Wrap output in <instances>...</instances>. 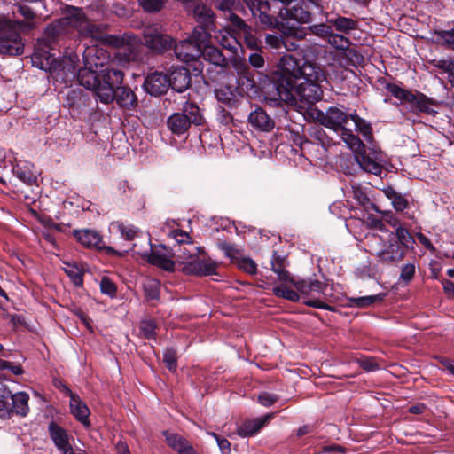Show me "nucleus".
<instances>
[{"mask_svg":"<svg viewBox=\"0 0 454 454\" xmlns=\"http://www.w3.org/2000/svg\"><path fill=\"white\" fill-rule=\"evenodd\" d=\"M167 0H137L139 5L147 12L160 11Z\"/></svg>","mask_w":454,"mask_h":454,"instance_id":"6e6d98bb","label":"nucleus"},{"mask_svg":"<svg viewBox=\"0 0 454 454\" xmlns=\"http://www.w3.org/2000/svg\"><path fill=\"white\" fill-rule=\"evenodd\" d=\"M384 195L391 200L393 207L396 211H403L409 207V201L405 195L397 192L394 187L387 186L382 189Z\"/></svg>","mask_w":454,"mask_h":454,"instance_id":"c9c22d12","label":"nucleus"},{"mask_svg":"<svg viewBox=\"0 0 454 454\" xmlns=\"http://www.w3.org/2000/svg\"><path fill=\"white\" fill-rule=\"evenodd\" d=\"M340 133L342 140L346 143L348 148H350L356 155H358L365 150V145L363 141L354 134L352 127L348 126L343 129Z\"/></svg>","mask_w":454,"mask_h":454,"instance_id":"f704fd0d","label":"nucleus"},{"mask_svg":"<svg viewBox=\"0 0 454 454\" xmlns=\"http://www.w3.org/2000/svg\"><path fill=\"white\" fill-rule=\"evenodd\" d=\"M23 52L21 35L14 27L0 31V55L20 56Z\"/></svg>","mask_w":454,"mask_h":454,"instance_id":"ddd939ff","label":"nucleus"},{"mask_svg":"<svg viewBox=\"0 0 454 454\" xmlns=\"http://www.w3.org/2000/svg\"><path fill=\"white\" fill-rule=\"evenodd\" d=\"M147 262L152 265L157 266L169 272H172L175 270V262L172 259L168 258L164 254L153 251L152 249L147 255Z\"/></svg>","mask_w":454,"mask_h":454,"instance_id":"e433bc0d","label":"nucleus"},{"mask_svg":"<svg viewBox=\"0 0 454 454\" xmlns=\"http://www.w3.org/2000/svg\"><path fill=\"white\" fill-rule=\"evenodd\" d=\"M324 73L319 66L305 58H295L292 54L283 55L278 64V69L270 78L264 102L276 108L279 115L287 113L288 105L295 103L294 88L296 82L322 81Z\"/></svg>","mask_w":454,"mask_h":454,"instance_id":"f257e3e1","label":"nucleus"},{"mask_svg":"<svg viewBox=\"0 0 454 454\" xmlns=\"http://www.w3.org/2000/svg\"><path fill=\"white\" fill-rule=\"evenodd\" d=\"M67 102L70 106L80 107L83 102H86V95L81 90H71L67 94Z\"/></svg>","mask_w":454,"mask_h":454,"instance_id":"603ef678","label":"nucleus"},{"mask_svg":"<svg viewBox=\"0 0 454 454\" xmlns=\"http://www.w3.org/2000/svg\"><path fill=\"white\" fill-rule=\"evenodd\" d=\"M415 239L407 229L396 230L389 234L388 244L377 253L378 261L382 264L395 265L413 249Z\"/></svg>","mask_w":454,"mask_h":454,"instance_id":"39448f33","label":"nucleus"},{"mask_svg":"<svg viewBox=\"0 0 454 454\" xmlns=\"http://www.w3.org/2000/svg\"><path fill=\"white\" fill-rule=\"evenodd\" d=\"M157 324L153 319L142 320L139 325L140 333L145 339H154L156 337Z\"/></svg>","mask_w":454,"mask_h":454,"instance_id":"8fccbe9b","label":"nucleus"},{"mask_svg":"<svg viewBox=\"0 0 454 454\" xmlns=\"http://www.w3.org/2000/svg\"><path fill=\"white\" fill-rule=\"evenodd\" d=\"M385 89L394 98L403 101V103H407L411 112L417 115L421 114L435 115L437 114V111L432 107L435 100L426 96L422 92H412L393 82H387L385 84Z\"/></svg>","mask_w":454,"mask_h":454,"instance_id":"423d86ee","label":"nucleus"},{"mask_svg":"<svg viewBox=\"0 0 454 454\" xmlns=\"http://www.w3.org/2000/svg\"><path fill=\"white\" fill-rule=\"evenodd\" d=\"M171 236L177 243V247H181L182 245L192 243V238L190 237V235L183 230L177 229V230L172 231Z\"/></svg>","mask_w":454,"mask_h":454,"instance_id":"bf43d9fd","label":"nucleus"},{"mask_svg":"<svg viewBox=\"0 0 454 454\" xmlns=\"http://www.w3.org/2000/svg\"><path fill=\"white\" fill-rule=\"evenodd\" d=\"M327 42L330 45L337 50H347L351 44L350 40L344 35L331 32L327 38Z\"/></svg>","mask_w":454,"mask_h":454,"instance_id":"09e8293b","label":"nucleus"},{"mask_svg":"<svg viewBox=\"0 0 454 454\" xmlns=\"http://www.w3.org/2000/svg\"><path fill=\"white\" fill-rule=\"evenodd\" d=\"M99 70L82 67L77 72V80L80 85L91 90L97 97L98 87L99 84Z\"/></svg>","mask_w":454,"mask_h":454,"instance_id":"bb28decb","label":"nucleus"},{"mask_svg":"<svg viewBox=\"0 0 454 454\" xmlns=\"http://www.w3.org/2000/svg\"><path fill=\"white\" fill-rule=\"evenodd\" d=\"M169 87L177 92L185 91L191 85L190 71L181 66H172L168 74Z\"/></svg>","mask_w":454,"mask_h":454,"instance_id":"aec40b11","label":"nucleus"},{"mask_svg":"<svg viewBox=\"0 0 454 454\" xmlns=\"http://www.w3.org/2000/svg\"><path fill=\"white\" fill-rule=\"evenodd\" d=\"M253 17L258 20L262 29L279 28L277 11L273 10V2L270 0H243Z\"/></svg>","mask_w":454,"mask_h":454,"instance_id":"9d476101","label":"nucleus"},{"mask_svg":"<svg viewBox=\"0 0 454 454\" xmlns=\"http://www.w3.org/2000/svg\"><path fill=\"white\" fill-rule=\"evenodd\" d=\"M117 106L124 110H133L138 105V99L135 92L128 86H120L114 91V99Z\"/></svg>","mask_w":454,"mask_h":454,"instance_id":"a878e982","label":"nucleus"},{"mask_svg":"<svg viewBox=\"0 0 454 454\" xmlns=\"http://www.w3.org/2000/svg\"><path fill=\"white\" fill-rule=\"evenodd\" d=\"M325 21L336 31L348 35L357 28L358 22L351 18L341 16L338 13H325Z\"/></svg>","mask_w":454,"mask_h":454,"instance_id":"b1692460","label":"nucleus"},{"mask_svg":"<svg viewBox=\"0 0 454 454\" xmlns=\"http://www.w3.org/2000/svg\"><path fill=\"white\" fill-rule=\"evenodd\" d=\"M272 294L278 298H283L293 302H296L300 300L298 293L286 287L284 284L274 286L272 288Z\"/></svg>","mask_w":454,"mask_h":454,"instance_id":"a18cd8bd","label":"nucleus"},{"mask_svg":"<svg viewBox=\"0 0 454 454\" xmlns=\"http://www.w3.org/2000/svg\"><path fill=\"white\" fill-rule=\"evenodd\" d=\"M70 411L72 415L82 425L85 427L90 426V409L87 404L82 401L79 395L72 396V400H70Z\"/></svg>","mask_w":454,"mask_h":454,"instance_id":"c756f323","label":"nucleus"},{"mask_svg":"<svg viewBox=\"0 0 454 454\" xmlns=\"http://www.w3.org/2000/svg\"><path fill=\"white\" fill-rule=\"evenodd\" d=\"M144 44L156 53H163L172 48L173 38L159 32L156 28L147 27L144 31Z\"/></svg>","mask_w":454,"mask_h":454,"instance_id":"4468645a","label":"nucleus"},{"mask_svg":"<svg viewBox=\"0 0 454 454\" xmlns=\"http://www.w3.org/2000/svg\"><path fill=\"white\" fill-rule=\"evenodd\" d=\"M287 283L292 284L301 294H310V278L294 280L293 279V278H291V280L288 281Z\"/></svg>","mask_w":454,"mask_h":454,"instance_id":"338daca9","label":"nucleus"},{"mask_svg":"<svg viewBox=\"0 0 454 454\" xmlns=\"http://www.w3.org/2000/svg\"><path fill=\"white\" fill-rule=\"evenodd\" d=\"M99 286L103 294L108 295L111 298L116 296L117 286L108 277H103L101 278Z\"/></svg>","mask_w":454,"mask_h":454,"instance_id":"864d4df0","label":"nucleus"},{"mask_svg":"<svg viewBox=\"0 0 454 454\" xmlns=\"http://www.w3.org/2000/svg\"><path fill=\"white\" fill-rule=\"evenodd\" d=\"M309 134L310 138L317 145H320L325 151H326L332 145H334L332 138L320 126L311 127L309 129Z\"/></svg>","mask_w":454,"mask_h":454,"instance_id":"ea45409f","label":"nucleus"},{"mask_svg":"<svg viewBox=\"0 0 454 454\" xmlns=\"http://www.w3.org/2000/svg\"><path fill=\"white\" fill-rule=\"evenodd\" d=\"M119 231L122 238L127 240H133L138 232V229L133 225L119 224Z\"/></svg>","mask_w":454,"mask_h":454,"instance_id":"e2e57ef3","label":"nucleus"},{"mask_svg":"<svg viewBox=\"0 0 454 454\" xmlns=\"http://www.w3.org/2000/svg\"><path fill=\"white\" fill-rule=\"evenodd\" d=\"M434 66L448 73V78H450V74H453L454 72V61L451 59H439L434 61Z\"/></svg>","mask_w":454,"mask_h":454,"instance_id":"774afa93","label":"nucleus"},{"mask_svg":"<svg viewBox=\"0 0 454 454\" xmlns=\"http://www.w3.org/2000/svg\"><path fill=\"white\" fill-rule=\"evenodd\" d=\"M414 275L415 265L413 263H407L402 267L399 279L408 284L414 278Z\"/></svg>","mask_w":454,"mask_h":454,"instance_id":"680f3d73","label":"nucleus"},{"mask_svg":"<svg viewBox=\"0 0 454 454\" xmlns=\"http://www.w3.org/2000/svg\"><path fill=\"white\" fill-rule=\"evenodd\" d=\"M273 2V10L277 11L279 27L291 20L298 23H310L323 15L324 7L319 0H270Z\"/></svg>","mask_w":454,"mask_h":454,"instance_id":"f03ea898","label":"nucleus"},{"mask_svg":"<svg viewBox=\"0 0 454 454\" xmlns=\"http://www.w3.org/2000/svg\"><path fill=\"white\" fill-rule=\"evenodd\" d=\"M358 165V167L365 172L380 176L382 173V166L377 162L374 159L371 158L368 153L362 152L358 155H356L353 159L352 164Z\"/></svg>","mask_w":454,"mask_h":454,"instance_id":"7c9ffc66","label":"nucleus"},{"mask_svg":"<svg viewBox=\"0 0 454 454\" xmlns=\"http://www.w3.org/2000/svg\"><path fill=\"white\" fill-rule=\"evenodd\" d=\"M205 123L201 109L193 102L186 101L182 112L172 114L167 120V125L172 134L181 137L187 134L192 124L201 126Z\"/></svg>","mask_w":454,"mask_h":454,"instance_id":"0eeeda50","label":"nucleus"},{"mask_svg":"<svg viewBox=\"0 0 454 454\" xmlns=\"http://www.w3.org/2000/svg\"><path fill=\"white\" fill-rule=\"evenodd\" d=\"M357 363L366 372H374L380 368L374 357H362L357 359Z\"/></svg>","mask_w":454,"mask_h":454,"instance_id":"0e129e2a","label":"nucleus"},{"mask_svg":"<svg viewBox=\"0 0 454 454\" xmlns=\"http://www.w3.org/2000/svg\"><path fill=\"white\" fill-rule=\"evenodd\" d=\"M162 434L165 436L167 444L178 454H197L194 448L182 435L164 430Z\"/></svg>","mask_w":454,"mask_h":454,"instance_id":"393cba45","label":"nucleus"},{"mask_svg":"<svg viewBox=\"0 0 454 454\" xmlns=\"http://www.w3.org/2000/svg\"><path fill=\"white\" fill-rule=\"evenodd\" d=\"M12 173L26 184L33 185L37 182L38 172L30 161H18L12 168Z\"/></svg>","mask_w":454,"mask_h":454,"instance_id":"4be33fe9","label":"nucleus"},{"mask_svg":"<svg viewBox=\"0 0 454 454\" xmlns=\"http://www.w3.org/2000/svg\"><path fill=\"white\" fill-rule=\"evenodd\" d=\"M64 271L75 286L80 287L82 286L84 275L82 268L79 267L75 263L67 262Z\"/></svg>","mask_w":454,"mask_h":454,"instance_id":"79ce46f5","label":"nucleus"},{"mask_svg":"<svg viewBox=\"0 0 454 454\" xmlns=\"http://www.w3.org/2000/svg\"><path fill=\"white\" fill-rule=\"evenodd\" d=\"M286 258L274 252L271 257V270L278 275L279 281L287 283L291 280L290 273L285 269L286 268Z\"/></svg>","mask_w":454,"mask_h":454,"instance_id":"4c0bfd02","label":"nucleus"},{"mask_svg":"<svg viewBox=\"0 0 454 454\" xmlns=\"http://www.w3.org/2000/svg\"><path fill=\"white\" fill-rule=\"evenodd\" d=\"M210 39L203 45L201 57L209 63L217 67H225L228 66V59L223 52L215 46L211 45Z\"/></svg>","mask_w":454,"mask_h":454,"instance_id":"c85d7f7f","label":"nucleus"},{"mask_svg":"<svg viewBox=\"0 0 454 454\" xmlns=\"http://www.w3.org/2000/svg\"><path fill=\"white\" fill-rule=\"evenodd\" d=\"M238 266L241 270L250 275H254L257 272V264L249 257H242L239 260Z\"/></svg>","mask_w":454,"mask_h":454,"instance_id":"13d9d810","label":"nucleus"},{"mask_svg":"<svg viewBox=\"0 0 454 454\" xmlns=\"http://www.w3.org/2000/svg\"><path fill=\"white\" fill-rule=\"evenodd\" d=\"M435 35L450 49H454V27L450 30H438Z\"/></svg>","mask_w":454,"mask_h":454,"instance_id":"052dcab7","label":"nucleus"},{"mask_svg":"<svg viewBox=\"0 0 454 454\" xmlns=\"http://www.w3.org/2000/svg\"><path fill=\"white\" fill-rule=\"evenodd\" d=\"M383 216V222L389 224L391 227L395 228V231L401 229H406L403 227L400 222V220L394 215V214L391 211H382L380 213Z\"/></svg>","mask_w":454,"mask_h":454,"instance_id":"69168bd1","label":"nucleus"},{"mask_svg":"<svg viewBox=\"0 0 454 454\" xmlns=\"http://www.w3.org/2000/svg\"><path fill=\"white\" fill-rule=\"evenodd\" d=\"M215 97L220 103L225 105L231 110L237 108L239 105L236 94L229 88L215 90Z\"/></svg>","mask_w":454,"mask_h":454,"instance_id":"a19ab883","label":"nucleus"},{"mask_svg":"<svg viewBox=\"0 0 454 454\" xmlns=\"http://www.w3.org/2000/svg\"><path fill=\"white\" fill-rule=\"evenodd\" d=\"M49 434L57 449L62 454H68L73 449L67 431L55 422L49 424Z\"/></svg>","mask_w":454,"mask_h":454,"instance_id":"5701e85b","label":"nucleus"},{"mask_svg":"<svg viewBox=\"0 0 454 454\" xmlns=\"http://www.w3.org/2000/svg\"><path fill=\"white\" fill-rule=\"evenodd\" d=\"M349 126L352 127L353 131L360 133L367 141L372 139L373 136L371 123L361 118L358 114H350Z\"/></svg>","mask_w":454,"mask_h":454,"instance_id":"473e14b6","label":"nucleus"},{"mask_svg":"<svg viewBox=\"0 0 454 454\" xmlns=\"http://www.w3.org/2000/svg\"><path fill=\"white\" fill-rule=\"evenodd\" d=\"M350 114L343 106H330L325 112L317 110L316 119L321 125L339 133L349 126Z\"/></svg>","mask_w":454,"mask_h":454,"instance_id":"9b49d317","label":"nucleus"},{"mask_svg":"<svg viewBox=\"0 0 454 454\" xmlns=\"http://www.w3.org/2000/svg\"><path fill=\"white\" fill-rule=\"evenodd\" d=\"M272 418V414H267L262 418H256L244 421L238 428L237 432L239 436H252L260 431Z\"/></svg>","mask_w":454,"mask_h":454,"instance_id":"cd10ccee","label":"nucleus"},{"mask_svg":"<svg viewBox=\"0 0 454 454\" xmlns=\"http://www.w3.org/2000/svg\"><path fill=\"white\" fill-rule=\"evenodd\" d=\"M386 293H379L375 295L362 296L350 299L353 306L357 308H366L374 303H379L384 301L386 298Z\"/></svg>","mask_w":454,"mask_h":454,"instance_id":"37998d69","label":"nucleus"},{"mask_svg":"<svg viewBox=\"0 0 454 454\" xmlns=\"http://www.w3.org/2000/svg\"><path fill=\"white\" fill-rule=\"evenodd\" d=\"M192 17L198 23L196 27H202L206 34L210 35L211 31L216 29L215 14L207 4L203 3L193 4L192 7Z\"/></svg>","mask_w":454,"mask_h":454,"instance_id":"2eb2a0df","label":"nucleus"},{"mask_svg":"<svg viewBox=\"0 0 454 454\" xmlns=\"http://www.w3.org/2000/svg\"><path fill=\"white\" fill-rule=\"evenodd\" d=\"M67 35L77 31L81 37L103 41L107 26L90 20L82 8L67 6L65 15L56 20Z\"/></svg>","mask_w":454,"mask_h":454,"instance_id":"7ed1b4c3","label":"nucleus"},{"mask_svg":"<svg viewBox=\"0 0 454 454\" xmlns=\"http://www.w3.org/2000/svg\"><path fill=\"white\" fill-rule=\"evenodd\" d=\"M232 7H230L228 10H222L224 12L225 18L231 22V25L239 32L247 33L249 30V27L245 23V21L237 14L232 12Z\"/></svg>","mask_w":454,"mask_h":454,"instance_id":"de8ad7c7","label":"nucleus"},{"mask_svg":"<svg viewBox=\"0 0 454 454\" xmlns=\"http://www.w3.org/2000/svg\"><path fill=\"white\" fill-rule=\"evenodd\" d=\"M49 51L50 50L43 47L36 49L31 56L33 66L42 70L50 69L54 58L53 54H51Z\"/></svg>","mask_w":454,"mask_h":454,"instance_id":"72a5a7b5","label":"nucleus"},{"mask_svg":"<svg viewBox=\"0 0 454 454\" xmlns=\"http://www.w3.org/2000/svg\"><path fill=\"white\" fill-rule=\"evenodd\" d=\"M28 400L29 395L25 392L12 394V413L26 416L29 411Z\"/></svg>","mask_w":454,"mask_h":454,"instance_id":"58836bf2","label":"nucleus"},{"mask_svg":"<svg viewBox=\"0 0 454 454\" xmlns=\"http://www.w3.org/2000/svg\"><path fill=\"white\" fill-rule=\"evenodd\" d=\"M73 234L77 241L86 247L96 248L98 251H104L107 255H121V254L115 250L114 247L106 246L101 235L95 230H74Z\"/></svg>","mask_w":454,"mask_h":454,"instance_id":"f8f14e48","label":"nucleus"},{"mask_svg":"<svg viewBox=\"0 0 454 454\" xmlns=\"http://www.w3.org/2000/svg\"><path fill=\"white\" fill-rule=\"evenodd\" d=\"M309 29L312 35L327 38L333 31L332 26L327 22L312 25Z\"/></svg>","mask_w":454,"mask_h":454,"instance_id":"4d7b16f0","label":"nucleus"},{"mask_svg":"<svg viewBox=\"0 0 454 454\" xmlns=\"http://www.w3.org/2000/svg\"><path fill=\"white\" fill-rule=\"evenodd\" d=\"M186 247H178L175 250L176 261L183 264L182 271L186 275L211 276L216 274L218 263L211 259L200 257L202 247L192 243L186 244Z\"/></svg>","mask_w":454,"mask_h":454,"instance_id":"20e7f679","label":"nucleus"},{"mask_svg":"<svg viewBox=\"0 0 454 454\" xmlns=\"http://www.w3.org/2000/svg\"><path fill=\"white\" fill-rule=\"evenodd\" d=\"M99 77L97 98L104 104H110L114 102V91L122 84L124 74L119 69L106 67L99 69Z\"/></svg>","mask_w":454,"mask_h":454,"instance_id":"1a4fd4ad","label":"nucleus"},{"mask_svg":"<svg viewBox=\"0 0 454 454\" xmlns=\"http://www.w3.org/2000/svg\"><path fill=\"white\" fill-rule=\"evenodd\" d=\"M66 36L67 33L64 32L55 20L46 27L43 36L38 39V45L48 50H55L60 45Z\"/></svg>","mask_w":454,"mask_h":454,"instance_id":"a211bd4d","label":"nucleus"},{"mask_svg":"<svg viewBox=\"0 0 454 454\" xmlns=\"http://www.w3.org/2000/svg\"><path fill=\"white\" fill-rule=\"evenodd\" d=\"M211 38L200 27H194L190 36L174 45L176 57L184 62H197L203 53V45Z\"/></svg>","mask_w":454,"mask_h":454,"instance_id":"6e6552de","label":"nucleus"},{"mask_svg":"<svg viewBox=\"0 0 454 454\" xmlns=\"http://www.w3.org/2000/svg\"><path fill=\"white\" fill-rule=\"evenodd\" d=\"M247 122L253 129L259 132L269 133L275 128L274 119L261 106H256L255 109L248 114Z\"/></svg>","mask_w":454,"mask_h":454,"instance_id":"dca6fc26","label":"nucleus"},{"mask_svg":"<svg viewBox=\"0 0 454 454\" xmlns=\"http://www.w3.org/2000/svg\"><path fill=\"white\" fill-rule=\"evenodd\" d=\"M163 363L171 372H175L177 368V351L173 347H168L163 351Z\"/></svg>","mask_w":454,"mask_h":454,"instance_id":"49530a36","label":"nucleus"},{"mask_svg":"<svg viewBox=\"0 0 454 454\" xmlns=\"http://www.w3.org/2000/svg\"><path fill=\"white\" fill-rule=\"evenodd\" d=\"M216 120L223 126H230L233 122V116L229 110L223 106L216 108Z\"/></svg>","mask_w":454,"mask_h":454,"instance_id":"5fc2aeb1","label":"nucleus"},{"mask_svg":"<svg viewBox=\"0 0 454 454\" xmlns=\"http://www.w3.org/2000/svg\"><path fill=\"white\" fill-rule=\"evenodd\" d=\"M108 56L106 51L96 45L87 46L82 52L83 66L99 70L104 67V63Z\"/></svg>","mask_w":454,"mask_h":454,"instance_id":"412c9836","label":"nucleus"},{"mask_svg":"<svg viewBox=\"0 0 454 454\" xmlns=\"http://www.w3.org/2000/svg\"><path fill=\"white\" fill-rule=\"evenodd\" d=\"M351 187L353 198L356 200L357 204L364 209V211L369 213L371 210H373L377 213H381V210L370 200L360 184H354Z\"/></svg>","mask_w":454,"mask_h":454,"instance_id":"2f4dec72","label":"nucleus"},{"mask_svg":"<svg viewBox=\"0 0 454 454\" xmlns=\"http://www.w3.org/2000/svg\"><path fill=\"white\" fill-rule=\"evenodd\" d=\"M160 282L155 278L146 279L143 284L145 297L147 301L160 299Z\"/></svg>","mask_w":454,"mask_h":454,"instance_id":"c03bdc74","label":"nucleus"},{"mask_svg":"<svg viewBox=\"0 0 454 454\" xmlns=\"http://www.w3.org/2000/svg\"><path fill=\"white\" fill-rule=\"evenodd\" d=\"M12 393L4 390L0 394V416L5 417L12 414Z\"/></svg>","mask_w":454,"mask_h":454,"instance_id":"3c124183","label":"nucleus"},{"mask_svg":"<svg viewBox=\"0 0 454 454\" xmlns=\"http://www.w3.org/2000/svg\"><path fill=\"white\" fill-rule=\"evenodd\" d=\"M321 81L296 82L294 92L297 93L300 100L308 104H314L321 99L323 90L319 84Z\"/></svg>","mask_w":454,"mask_h":454,"instance_id":"f3484780","label":"nucleus"},{"mask_svg":"<svg viewBox=\"0 0 454 454\" xmlns=\"http://www.w3.org/2000/svg\"><path fill=\"white\" fill-rule=\"evenodd\" d=\"M144 87L152 96L165 94L170 88L168 74L157 71L149 74L145 80Z\"/></svg>","mask_w":454,"mask_h":454,"instance_id":"6ab92c4d","label":"nucleus"}]
</instances>
